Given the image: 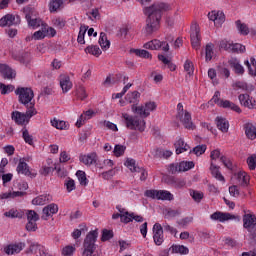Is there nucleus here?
<instances>
[{
    "instance_id": "nucleus-9",
    "label": "nucleus",
    "mask_w": 256,
    "mask_h": 256,
    "mask_svg": "<svg viewBox=\"0 0 256 256\" xmlns=\"http://www.w3.org/2000/svg\"><path fill=\"white\" fill-rule=\"evenodd\" d=\"M157 109V103L155 102H146L145 106L132 107V110L140 115V117H149L150 111H155Z\"/></svg>"
},
{
    "instance_id": "nucleus-45",
    "label": "nucleus",
    "mask_w": 256,
    "mask_h": 256,
    "mask_svg": "<svg viewBox=\"0 0 256 256\" xmlns=\"http://www.w3.org/2000/svg\"><path fill=\"white\" fill-rule=\"evenodd\" d=\"M85 231H87V226H85V224H80L79 229H75L72 233L73 239H79V237H81V234L85 233Z\"/></svg>"
},
{
    "instance_id": "nucleus-50",
    "label": "nucleus",
    "mask_w": 256,
    "mask_h": 256,
    "mask_svg": "<svg viewBox=\"0 0 256 256\" xmlns=\"http://www.w3.org/2000/svg\"><path fill=\"white\" fill-rule=\"evenodd\" d=\"M22 137L25 143H28V145H33V136L29 134V130H27V128L22 129Z\"/></svg>"
},
{
    "instance_id": "nucleus-21",
    "label": "nucleus",
    "mask_w": 256,
    "mask_h": 256,
    "mask_svg": "<svg viewBox=\"0 0 256 256\" xmlns=\"http://www.w3.org/2000/svg\"><path fill=\"white\" fill-rule=\"evenodd\" d=\"M60 87L63 93H68L73 89V83L71 82V78L67 75L60 76Z\"/></svg>"
},
{
    "instance_id": "nucleus-42",
    "label": "nucleus",
    "mask_w": 256,
    "mask_h": 256,
    "mask_svg": "<svg viewBox=\"0 0 256 256\" xmlns=\"http://www.w3.org/2000/svg\"><path fill=\"white\" fill-rule=\"evenodd\" d=\"M124 165L126 167H128V169H130V171H132V173H136V171L139 169V167H137V165H136L135 159H133V158H127Z\"/></svg>"
},
{
    "instance_id": "nucleus-61",
    "label": "nucleus",
    "mask_w": 256,
    "mask_h": 256,
    "mask_svg": "<svg viewBox=\"0 0 256 256\" xmlns=\"http://www.w3.org/2000/svg\"><path fill=\"white\" fill-rule=\"evenodd\" d=\"M47 203V196H38L32 200V205H45Z\"/></svg>"
},
{
    "instance_id": "nucleus-40",
    "label": "nucleus",
    "mask_w": 256,
    "mask_h": 256,
    "mask_svg": "<svg viewBox=\"0 0 256 256\" xmlns=\"http://www.w3.org/2000/svg\"><path fill=\"white\" fill-rule=\"evenodd\" d=\"M131 53H135L137 57H142V59H151V53L147 50L132 49Z\"/></svg>"
},
{
    "instance_id": "nucleus-34",
    "label": "nucleus",
    "mask_w": 256,
    "mask_h": 256,
    "mask_svg": "<svg viewBox=\"0 0 256 256\" xmlns=\"http://www.w3.org/2000/svg\"><path fill=\"white\" fill-rule=\"evenodd\" d=\"M88 29H89V26H85V25L80 26V31L77 38V41L80 45H85V33H87Z\"/></svg>"
},
{
    "instance_id": "nucleus-51",
    "label": "nucleus",
    "mask_w": 256,
    "mask_h": 256,
    "mask_svg": "<svg viewBox=\"0 0 256 256\" xmlns=\"http://www.w3.org/2000/svg\"><path fill=\"white\" fill-rule=\"evenodd\" d=\"M140 97L141 93L134 91L126 95V100H128L129 103H135V101H137V99H139Z\"/></svg>"
},
{
    "instance_id": "nucleus-35",
    "label": "nucleus",
    "mask_w": 256,
    "mask_h": 256,
    "mask_svg": "<svg viewBox=\"0 0 256 256\" xmlns=\"http://www.w3.org/2000/svg\"><path fill=\"white\" fill-rule=\"evenodd\" d=\"M210 170L215 179H218V181H225V177L221 175V172H219V167L217 165L211 163Z\"/></svg>"
},
{
    "instance_id": "nucleus-14",
    "label": "nucleus",
    "mask_w": 256,
    "mask_h": 256,
    "mask_svg": "<svg viewBox=\"0 0 256 256\" xmlns=\"http://www.w3.org/2000/svg\"><path fill=\"white\" fill-rule=\"evenodd\" d=\"M153 233L155 245H163V241H165V239L163 238V226H161V224L159 223H155L153 226Z\"/></svg>"
},
{
    "instance_id": "nucleus-47",
    "label": "nucleus",
    "mask_w": 256,
    "mask_h": 256,
    "mask_svg": "<svg viewBox=\"0 0 256 256\" xmlns=\"http://www.w3.org/2000/svg\"><path fill=\"white\" fill-rule=\"evenodd\" d=\"M0 91L1 95H8V93H12V91H15V86L0 83Z\"/></svg>"
},
{
    "instance_id": "nucleus-48",
    "label": "nucleus",
    "mask_w": 256,
    "mask_h": 256,
    "mask_svg": "<svg viewBox=\"0 0 256 256\" xmlns=\"http://www.w3.org/2000/svg\"><path fill=\"white\" fill-rule=\"evenodd\" d=\"M126 149H127V147L117 144L114 147L113 153H114L115 157H122V155H125Z\"/></svg>"
},
{
    "instance_id": "nucleus-25",
    "label": "nucleus",
    "mask_w": 256,
    "mask_h": 256,
    "mask_svg": "<svg viewBox=\"0 0 256 256\" xmlns=\"http://www.w3.org/2000/svg\"><path fill=\"white\" fill-rule=\"evenodd\" d=\"M174 147L176 149V155H181V153H185V151H189L190 147L185 143L182 138H179L175 143Z\"/></svg>"
},
{
    "instance_id": "nucleus-44",
    "label": "nucleus",
    "mask_w": 256,
    "mask_h": 256,
    "mask_svg": "<svg viewBox=\"0 0 256 256\" xmlns=\"http://www.w3.org/2000/svg\"><path fill=\"white\" fill-rule=\"evenodd\" d=\"M223 23H225V13H223V11H216V20L214 25H216V27H221Z\"/></svg>"
},
{
    "instance_id": "nucleus-64",
    "label": "nucleus",
    "mask_w": 256,
    "mask_h": 256,
    "mask_svg": "<svg viewBox=\"0 0 256 256\" xmlns=\"http://www.w3.org/2000/svg\"><path fill=\"white\" fill-rule=\"evenodd\" d=\"M73 253H75V247L73 246H66L62 249L63 256H71Z\"/></svg>"
},
{
    "instance_id": "nucleus-1",
    "label": "nucleus",
    "mask_w": 256,
    "mask_h": 256,
    "mask_svg": "<svg viewBox=\"0 0 256 256\" xmlns=\"http://www.w3.org/2000/svg\"><path fill=\"white\" fill-rule=\"evenodd\" d=\"M169 6L165 3L152 4L143 9L144 15H147L146 25L144 28L146 35H152L158 31L161 23V11H167Z\"/></svg>"
},
{
    "instance_id": "nucleus-46",
    "label": "nucleus",
    "mask_w": 256,
    "mask_h": 256,
    "mask_svg": "<svg viewBox=\"0 0 256 256\" xmlns=\"http://www.w3.org/2000/svg\"><path fill=\"white\" fill-rule=\"evenodd\" d=\"M213 43H209L206 45V48H205V58H206V61H211L213 59Z\"/></svg>"
},
{
    "instance_id": "nucleus-4",
    "label": "nucleus",
    "mask_w": 256,
    "mask_h": 256,
    "mask_svg": "<svg viewBox=\"0 0 256 256\" xmlns=\"http://www.w3.org/2000/svg\"><path fill=\"white\" fill-rule=\"evenodd\" d=\"M122 117L124 119L125 126L127 129H130L131 131H140V133H143L145 131V120L142 118H139L137 116H132L127 113L122 114Z\"/></svg>"
},
{
    "instance_id": "nucleus-32",
    "label": "nucleus",
    "mask_w": 256,
    "mask_h": 256,
    "mask_svg": "<svg viewBox=\"0 0 256 256\" xmlns=\"http://www.w3.org/2000/svg\"><path fill=\"white\" fill-rule=\"evenodd\" d=\"M5 217H10V219H23V211L11 209L4 213Z\"/></svg>"
},
{
    "instance_id": "nucleus-17",
    "label": "nucleus",
    "mask_w": 256,
    "mask_h": 256,
    "mask_svg": "<svg viewBox=\"0 0 256 256\" xmlns=\"http://www.w3.org/2000/svg\"><path fill=\"white\" fill-rule=\"evenodd\" d=\"M97 159V153L95 152H91L87 155H80L79 157V161L88 167H91V165H97Z\"/></svg>"
},
{
    "instance_id": "nucleus-16",
    "label": "nucleus",
    "mask_w": 256,
    "mask_h": 256,
    "mask_svg": "<svg viewBox=\"0 0 256 256\" xmlns=\"http://www.w3.org/2000/svg\"><path fill=\"white\" fill-rule=\"evenodd\" d=\"M59 211V206L55 203L49 204L46 207L43 208L42 213L43 215L41 216V219L44 221H47L49 217H52V215L57 214Z\"/></svg>"
},
{
    "instance_id": "nucleus-20",
    "label": "nucleus",
    "mask_w": 256,
    "mask_h": 256,
    "mask_svg": "<svg viewBox=\"0 0 256 256\" xmlns=\"http://www.w3.org/2000/svg\"><path fill=\"white\" fill-rule=\"evenodd\" d=\"M0 74L2 75L3 79H15L17 77V73L12 70L11 67L7 64H0Z\"/></svg>"
},
{
    "instance_id": "nucleus-15",
    "label": "nucleus",
    "mask_w": 256,
    "mask_h": 256,
    "mask_svg": "<svg viewBox=\"0 0 256 256\" xmlns=\"http://www.w3.org/2000/svg\"><path fill=\"white\" fill-rule=\"evenodd\" d=\"M18 21H15V15L13 14H6L0 19V27H11L13 25H17L21 23V19L19 16H16Z\"/></svg>"
},
{
    "instance_id": "nucleus-13",
    "label": "nucleus",
    "mask_w": 256,
    "mask_h": 256,
    "mask_svg": "<svg viewBox=\"0 0 256 256\" xmlns=\"http://www.w3.org/2000/svg\"><path fill=\"white\" fill-rule=\"evenodd\" d=\"M243 227L247 229L249 233L253 231L256 227V216L253 213H248L243 215Z\"/></svg>"
},
{
    "instance_id": "nucleus-53",
    "label": "nucleus",
    "mask_w": 256,
    "mask_h": 256,
    "mask_svg": "<svg viewBox=\"0 0 256 256\" xmlns=\"http://www.w3.org/2000/svg\"><path fill=\"white\" fill-rule=\"evenodd\" d=\"M145 197H148L149 199H157L159 198V190L150 189L146 190L144 192Z\"/></svg>"
},
{
    "instance_id": "nucleus-33",
    "label": "nucleus",
    "mask_w": 256,
    "mask_h": 256,
    "mask_svg": "<svg viewBox=\"0 0 256 256\" xmlns=\"http://www.w3.org/2000/svg\"><path fill=\"white\" fill-rule=\"evenodd\" d=\"M76 177L78 178L80 185H83L84 187L89 185V180L87 179V174H85V171L78 170L76 172Z\"/></svg>"
},
{
    "instance_id": "nucleus-30",
    "label": "nucleus",
    "mask_w": 256,
    "mask_h": 256,
    "mask_svg": "<svg viewBox=\"0 0 256 256\" xmlns=\"http://www.w3.org/2000/svg\"><path fill=\"white\" fill-rule=\"evenodd\" d=\"M63 3H65V0H52L49 3V11L50 13H56V11H59L61 7H63Z\"/></svg>"
},
{
    "instance_id": "nucleus-11",
    "label": "nucleus",
    "mask_w": 256,
    "mask_h": 256,
    "mask_svg": "<svg viewBox=\"0 0 256 256\" xmlns=\"http://www.w3.org/2000/svg\"><path fill=\"white\" fill-rule=\"evenodd\" d=\"M190 39L192 47L194 49H199L201 45V30L199 29V26L197 24H195L191 28Z\"/></svg>"
},
{
    "instance_id": "nucleus-2",
    "label": "nucleus",
    "mask_w": 256,
    "mask_h": 256,
    "mask_svg": "<svg viewBox=\"0 0 256 256\" xmlns=\"http://www.w3.org/2000/svg\"><path fill=\"white\" fill-rule=\"evenodd\" d=\"M15 93L18 95L19 103L24 105L27 109H35V103L32 102L33 97H35L33 89L27 87H18L15 90Z\"/></svg>"
},
{
    "instance_id": "nucleus-26",
    "label": "nucleus",
    "mask_w": 256,
    "mask_h": 256,
    "mask_svg": "<svg viewBox=\"0 0 256 256\" xmlns=\"http://www.w3.org/2000/svg\"><path fill=\"white\" fill-rule=\"evenodd\" d=\"M25 19L27 20L29 27H33V29H37V27L43 25L41 18H31V13H26Z\"/></svg>"
},
{
    "instance_id": "nucleus-39",
    "label": "nucleus",
    "mask_w": 256,
    "mask_h": 256,
    "mask_svg": "<svg viewBox=\"0 0 256 256\" xmlns=\"http://www.w3.org/2000/svg\"><path fill=\"white\" fill-rule=\"evenodd\" d=\"M85 53H89L90 55H94V57H99V55H101V48H99V46L95 45V46H88L85 49Z\"/></svg>"
},
{
    "instance_id": "nucleus-60",
    "label": "nucleus",
    "mask_w": 256,
    "mask_h": 256,
    "mask_svg": "<svg viewBox=\"0 0 256 256\" xmlns=\"http://www.w3.org/2000/svg\"><path fill=\"white\" fill-rule=\"evenodd\" d=\"M76 93L79 97V99H81V101H84V99H87V91H85V87L80 85L77 90Z\"/></svg>"
},
{
    "instance_id": "nucleus-55",
    "label": "nucleus",
    "mask_w": 256,
    "mask_h": 256,
    "mask_svg": "<svg viewBox=\"0 0 256 256\" xmlns=\"http://www.w3.org/2000/svg\"><path fill=\"white\" fill-rule=\"evenodd\" d=\"M51 125L52 127H55L56 129H60V130L67 128V124L65 123V121H59L57 119L52 120Z\"/></svg>"
},
{
    "instance_id": "nucleus-19",
    "label": "nucleus",
    "mask_w": 256,
    "mask_h": 256,
    "mask_svg": "<svg viewBox=\"0 0 256 256\" xmlns=\"http://www.w3.org/2000/svg\"><path fill=\"white\" fill-rule=\"evenodd\" d=\"M182 125H184L185 129H195V124H193V121L191 120V113L189 111L185 110L184 114L177 117Z\"/></svg>"
},
{
    "instance_id": "nucleus-18",
    "label": "nucleus",
    "mask_w": 256,
    "mask_h": 256,
    "mask_svg": "<svg viewBox=\"0 0 256 256\" xmlns=\"http://www.w3.org/2000/svg\"><path fill=\"white\" fill-rule=\"evenodd\" d=\"M25 249V243L19 242L18 244H10L4 248L6 255H17Z\"/></svg>"
},
{
    "instance_id": "nucleus-28",
    "label": "nucleus",
    "mask_w": 256,
    "mask_h": 256,
    "mask_svg": "<svg viewBox=\"0 0 256 256\" xmlns=\"http://www.w3.org/2000/svg\"><path fill=\"white\" fill-rule=\"evenodd\" d=\"M168 183L172 187H175V189H183L186 185V182L183 179L175 177H170Z\"/></svg>"
},
{
    "instance_id": "nucleus-49",
    "label": "nucleus",
    "mask_w": 256,
    "mask_h": 256,
    "mask_svg": "<svg viewBox=\"0 0 256 256\" xmlns=\"http://www.w3.org/2000/svg\"><path fill=\"white\" fill-rule=\"evenodd\" d=\"M205 151H207V145L202 144L194 147L193 150L190 151V153H194L197 155V157H199V155H203Z\"/></svg>"
},
{
    "instance_id": "nucleus-3",
    "label": "nucleus",
    "mask_w": 256,
    "mask_h": 256,
    "mask_svg": "<svg viewBox=\"0 0 256 256\" xmlns=\"http://www.w3.org/2000/svg\"><path fill=\"white\" fill-rule=\"evenodd\" d=\"M97 237H99L97 230H92L86 235L83 243L84 251L82 256H93L95 249H97V245L95 244L97 243Z\"/></svg>"
},
{
    "instance_id": "nucleus-10",
    "label": "nucleus",
    "mask_w": 256,
    "mask_h": 256,
    "mask_svg": "<svg viewBox=\"0 0 256 256\" xmlns=\"http://www.w3.org/2000/svg\"><path fill=\"white\" fill-rule=\"evenodd\" d=\"M144 49H151L152 51H157L161 49L162 51L167 53L169 51V43L167 41H160L154 39L144 44Z\"/></svg>"
},
{
    "instance_id": "nucleus-24",
    "label": "nucleus",
    "mask_w": 256,
    "mask_h": 256,
    "mask_svg": "<svg viewBox=\"0 0 256 256\" xmlns=\"http://www.w3.org/2000/svg\"><path fill=\"white\" fill-rule=\"evenodd\" d=\"M215 124L217 129L222 133H227L229 131V121L221 116H217L215 119Z\"/></svg>"
},
{
    "instance_id": "nucleus-8",
    "label": "nucleus",
    "mask_w": 256,
    "mask_h": 256,
    "mask_svg": "<svg viewBox=\"0 0 256 256\" xmlns=\"http://www.w3.org/2000/svg\"><path fill=\"white\" fill-rule=\"evenodd\" d=\"M210 218L212 219V221H220V223H224V221H230V220H234V221H241V216L239 215H233L231 213H227V212H214L213 214H211Z\"/></svg>"
},
{
    "instance_id": "nucleus-56",
    "label": "nucleus",
    "mask_w": 256,
    "mask_h": 256,
    "mask_svg": "<svg viewBox=\"0 0 256 256\" xmlns=\"http://www.w3.org/2000/svg\"><path fill=\"white\" fill-rule=\"evenodd\" d=\"M247 164L250 171H255L256 168V154L251 155L247 158Z\"/></svg>"
},
{
    "instance_id": "nucleus-12",
    "label": "nucleus",
    "mask_w": 256,
    "mask_h": 256,
    "mask_svg": "<svg viewBox=\"0 0 256 256\" xmlns=\"http://www.w3.org/2000/svg\"><path fill=\"white\" fill-rule=\"evenodd\" d=\"M16 171L18 174L30 177V179H35V177H37V173L31 172V170H29V165L25 161H23V159L19 160Z\"/></svg>"
},
{
    "instance_id": "nucleus-57",
    "label": "nucleus",
    "mask_w": 256,
    "mask_h": 256,
    "mask_svg": "<svg viewBox=\"0 0 256 256\" xmlns=\"http://www.w3.org/2000/svg\"><path fill=\"white\" fill-rule=\"evenodd\" d=\"M66 191L71 193V191H75V180L68 178L65 183Z\"/></svg>"
},
{
    "instance_id": "nucleus-6",
    "label": "nucleus",
    "mask_w": 256,
    "mask_h": 256,
    "mask_svg": "<svg viewBox=\"0 0 256 256\" xmlns=\"http://www.w3.org/2000/svg\"><path fill=\"white\" fill-rule=\"evenodd\" d=\"M37 115L36 109H29L27 108L26 113H21L19 111H14L11 114L12 121H15L17 125H25V123H29V119L31 117Z\"/></svg>"
},
{
    "instance_id": "nucleus-58",
    "label": "nucleus",
    "mask_w": 256,
    "mask_h": 256,
    "mask_svg": "<svg viewBox=\"0 0 256 256\" xmlns=\"http://www.w3.org/2000/svg\"><path fill=\"white\" fill-rule=\"evenodd\" d=\"M220 161L223 163L226 169H229L230 171L233 170V162H231V159L227 158L226 156H221Z\"/></svg>"
},
{
    "instance_id": "nucleus-37",
    "label": "nucleus",
    "mask_w": 256,
    "mask_h": 256,
    "mask_svg": "<svg viewBox=\"0 0 256 256\" xmlns=\"http://www.w3.org/2000/svg\"><path fill=\"white\" fill-rule=\"evenodd\" d=\"M172 253H180V255H188L189 248L184 245H173L172 246Z\"/></svg>"
},
{
    "instance_id": "nucleus-31",
    "label": "nucleus",
    "mask_w": 256,
    "mask_h": 256,
    "mask_svg": "<svg viewBox=\"0 0 256 256\" xmlns=\"http://www.w3.org/2000/svg\"><path fill=\"white\" fill-rule=\"evenodd\" d=\"M175 197L167 190H158V201H173Z\"/></svg>"
},
{
    "instance_id": "nucleus-36",
    "label": "nucleus",
    "mask_w": 256,
    "mask_h": 256,
    "mask_svg": "<svg viewBox=\"0 0 256 256\" xmlns=\"http://www.w3.org/2000/svg\"><path fill=\"white\" fill-rule=\"evenodd\" d=\"M99 45L102 49H109L111 42L107 40V34L105 32L100 33Z\"/></svg>"
},
{
    "instance_id": "nucleus-29",
    "label": "nucleus",
    "mask_w": 256,
    "mask_h": 256,
    "mask_svg": "<svg viewBox=\"0 0 256 256\" xmlns=\"http://www.w3.org/2000/svg\"><path fill=\"white\" fill-rule=\"evenodd\" d=\"M237 180H238L240 187H248L249 186L250 178L246 174V172H239L237 174Z\"/></svg>"
},
{
    "instance_id": "nucleus-41",
    "label": "nucleus",
    "mask_w": 256,
    "mask_h": 256,
    "mask_svg": "<svg viewBox=\"0 0 256 256\" xmlns=\"http://www.w3.org/2000/svg\"><path fill=\"white\" fill-rule=\"evenodd\" d=\"M193 167H195V163H193V161H189V162L182 161V162L179 163L180 173L182 171H189V169H193Z\"/></svg>"
},
{
    "instance_id": "nucleus-59",
    "label": "nucleus",
    "mask_w": 256,
    "mask_h": 256,
    "mask_svg": "<svg viewBox=\"0 0 256 256\" xmlns=\"http://www.w3.org/2000/svg\"><path fill=\"white\" fill-rule=\"evenodd\" d=\"M109 239H113V230L104 229L102 231L101 241L105 242L109 241Z\"/></svg>"
},
{
    "instance_id": "nucleus-5",
    "label": "nucleus",
    "mask_w": 256,
    "mask_h": 256,
    "mask_svg": "<svg viewBox=\"0 0 256 256\" xmlns=\"http://www.w3.org/2000/svg\"><path fill=\"white\" fill-rule=\"evenodd\" d=\"M14 188L19 191L5 192L0 195V199H15V197H23L24 195H27L25 191L29 189V184H27V182H16L14 183Z\"/></svg>"
},
{
    "instance_id": "nucleus-63",
    "label": "nucleus",
    "mask_w": 256,
    "mask_h": 256,
    "mask_svg": "<svg viewBox=\"0 0 256 256\" xmlns=\"http://www.w3.org/2000/svg\"><path fill=\"white\" fill-rule=\"evenodd\" d=\"M190 195L192 199H194V201H196L197 203H199L201 199H203V193L199 191L192 190L190 191Z\"/></svg>"
},
{
    "instance_id": "nucleus-27",
    "label": "nucleus",
    "mask_w": 256,
    "mask_h": 256,
    "mask_svg": "<svg viewBox=\"0 0 256 256\" xmlns=\"http://www.w3.org/2000/svg\"><path fill=\"white\" fill-rule=\"evenodd\" d=\"M245 135L251 141L256 139V127L252 123H247L244 125Z\"/></svg>"
},
{
    "instance_id": "nucleus-7",
    "label": "nucleus",
    "mask_w": 256,
    "mask_h": 256,
    "mask_svg": "<svg viewBox=\"0 0 256 256\" xmlns=\"http://www.w3.org/2000/svg\"><path fill=\"white\" fill-rule=\"evenodd\" d=\"M219 97H221V92L216 91L211 101L215 103V105H218V107H223V109H231L236 113H241V108L238 105L229 100H221Z\"/></svg>"
},
{
    "instance_id": "nucleus-52",
    "label": "nucleus",
    "mask_w": 256,
    "mask_h": 256,
    "mask_svg": "<svg viewBox=\"0 0 256 256\" xmlns=\"http://www.w3.org/2000/svg\"><path fill=\"white\" fill-rule=\"evenodd\" d=\"M184 70L190 77H191V75H193L195 68H194L193 62L191 60H186V62L184 63Z\"/></svg>"
},
{
    "instance_id": "nucleus-22",
    "label": "nucleus",
    "mask_w": 256,
    "mask_h": 256,
    "mask_svg": "<svg viewBox=\"0 0 256 256\" xmlns=\"http://www.w3.org/2000/svg\"><path fill=\"white\" fill-rule=\"evenodd\" d=\"M12 59L19 61L22 65H29L31 62V54L29 52H21L19 54H12Z\"/></svg>"
},
{
    "instance_id": "nucleus-23",
    "label": "nucleus",
    "mask_w": 256,
    "mask_h": 256,
    "mask_svg": "<svg viewBox=\"0 0 256 256\" xmlns=\"http://www.w3.org/2000/svg\"><path fill=\"white\" fill-rule=\"evenodd\" d=\"M228 63L236 75H243V73H245V68H243V65H241L239 59L232 58L228 61Z\"/></svg>"
},
{
    "instance_id": "nucleus-62",
    "label": "nucleus",
    "mask_w": 256,
    "mask_h": 256,
    "mask_svg": "<svg viewBox=\"0 0 256 256\" xmlns=\"http://www.w3.org/2000/svg\"><path fill=\"white\" fill-rule=\"evenodd\" d=\"M232 46H233V43L227 40H222L219 45L220 49H224V51H228V53H231Z\"/></svg>"
},
{
    "instance_id": "nucleus-54",
    "label": "nucleus",
    "mask_w": 256,
    "mask_h": 256,
    "mask_svg": "<svg viewBox=\"0 0 256 256\" xmlns=\"http://www.w3.org/2000/svg\"><path fill=\"white\" fill-rule=\"evenodd\" d=\"M26 217L27 221H39V214L35 210H27Z\"/></svg>"
},
{
    "instance_id": "nucleus-43",
    "label": "nucleus",
    "mask_w": 256,
    "mask_h": 256,
    "mask_svg": "<svg viewBox=\"0 0 256 256\" xmlns=\"http://www.w3.org/2000/svg\"><path fill=\"white\" fill-rule=\"evenodd\" d=\"M245 51H246V48L243 44L232 43L230 53H245Z\"/></svg>"
},
{
    "instance_id": "nucleus-38",
    "label": "nucleus",
    "mask_w": 256,
    "mask_h": 256,
    "mask_svg": "<svg viewBox=\"0 0 256 256\" xmlns=\"http://www.w3.org/2000/svg\"><path fill=\"white\" fill-rule=\"evenodd\" d=\"M236 26L240 35H247L249 33V26L245 23H241V20L236 21Z\"/></svg>"
}]
</instances>
